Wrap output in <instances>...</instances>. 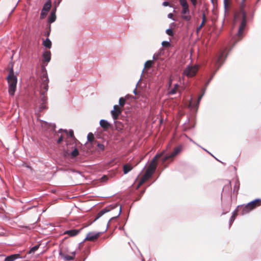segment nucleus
I'll return each mask as SVG.
<instances>
[{"instance_id":"1","label":"nucleus","mask_w":261,"mask_h":261,"mask_svg":"<svg viewBox=\"0 0 261 261\" xmlns=\"http://www.w3.org/2000/svg\"><path fill=\"white\" fill-rule=\"evenodd\" d=\"M245 1L246 0H242L239 10L236 11L234 14V22L237 23L238 21H240V25L237 34L239 37L242 35L246 25L247 15L245 11Z\"/></svg>"},{"instance_id":"2","label":"nucleus","mask_w":261,"mask_h":261,"mask_svg":"<svg viewBox=\"0 0 261 261\" xmlns=\"http://www.w3.org/2000/svg\"><path fill=\"white\" fill-rule=\"evenodd\" d=\"M64 133L67 136L66 139L67 149H64V155L74 158L79 154V151L73 142V132L70 130L69 133L68 134L66 130H64Z\"/></svg>"},{"instance_id":"3","label":"nucleus","mask_w":261,"mask_h":261,"mask_svg":"<svg viewBox=\"0 0 261 261\" xmlns=\"http://www.w3.org/2000/svg\"><path fill=\"white\" fill-rule=\"evenodd\" d=\"M48 82L49 80L46 72H43L41 76V84L40 86V94L41 100L42 101V104L40 107V109H45L46 106L44 104L46 102L47 98L46 96V94L48 89Z\"/></svg>"},{"instance_id":"4","label":"nucleus","mask_w":261,"mask_h":261,"mask_svg":"<svg viewBox=\"0 0 261 261\" xmlns=\"http://www.w3.org/2000/svg\"><path fill=\"white\" fill-rule=\"evenodd\" d=\"M7 80L9 85V93L11 96H13L16 91L17 79L14 74L13 67H11L10 69L9 74L7 77Z\"/></svg>"},{"instance_id":"5","label":"nucleus","mask_w":261,"mask_h":261,"mask_svg":"<svg viewBox=\"0 0 261 261\" xmlns=\"http://www.w3.org/2000/svg\"><path fill=\"white\" fill-rule=\"evenodd\" d=\"M260 205H261V199H257L248 203L246 205L238 206V208L241 211V214L244 215Z\"/></svg>"},{"instance_id":"6","label":"nucleus","mask_w":261,"mask_h":261,"mask_svg":"<svg viewBox=\"0 0 261 261\" xmlns=\"http://www.w3.org/2000/svg\"><path fill=\"white\" fill-rule=\"evenodd\" d=\"M179 4L182 8L181 11V17L186 21H190L191 16L190 15L189 6L187 0H179Z\"/></svg>"},{"instance_id":"7","label":"nucleus","mask_w":261,"mask_h":261,"mask_svg":"<svg viewBox=\"0 0 261 261\" xmlns=\"http://www.w3.org/2000/svg\"><path fill=\"white\" fill-rule=\"evenodd\" d=\"M161 156V154H156L150 161L145 172L147 174L152 176L156 168L158 160Z\"/></svg>"},{"instance_id":"8","label":"nucleus","mask_w":261,"mask_h":261,"mask_svg":"<svg viewBox=\"0 0 261 261\" xmlns=\"http://www.w3.org/2000/svg\"><path fill=\"white\" fill-rule=\"evenodd\" d=\"M198 70L197 66H189L184 69L183 74L189 77H191L196 75Z\"/></svg>"},{"instance_id":"9","label":"nucleus","mask_w":261,"mask_h":261,"mask_svg":"<svg viewBox=\"0 0 261 261\" xmlns=\"http://www.w3.org/2000/svg\"><path fill=\"white\" fill-rule=\"evenodd\" d=\"M114 208L113 207H107L101 210L97 215V216L93 220H89L88 221V223H83V229L88 227L90 225H91L94 221H96L97 219H98L99 218L101 217L103 214L105 213L110 212L112 208Z\"/></svg>"},{"instance_id":"10","label":"nucleus","mask_w":261,"mask_h":261,"mask_svg":"<svg viewBox=\"0 0 261 261\" xmlns=\"http://www.w3.org/2000/svg\"><path fill=\"white\" fill-rule=\"evenodd\" d=\"M101 232H90L88 233L86 235V238H85L84 242L88 241L94 242L97 240V239L101 235Z\"/></svg>"},{"instance_id":"11","label":"nucleus","mask_w":261,"mask_h":261,"mask_svg":"<svg viewBox=\"0 0 261 261\" xmlns=\"http://www.w3.org/2000/svg\"><path fill=\"white\" fill-rule=\"evenodd\" d=\"M51 7V2L50 0H48L47 2H46L41 10L40 13V18L44 19L47 15L48 12L49 11Z\"/></svg>"},{"instance_id":"12","label":"nucleus","mask_w":261,"mask_h":261,"mask_svg":"<svg viewBox=\"0 0 261 261\" xmlns=\"http://www.w3.org/2000/svg\"><path fill=\"white\" fill-rule=\"evenodd\" d=\"M181 150V146H178L175 147L170 154L166 155L163 158V162H166L170 159H172L174 156H175Z\"/></svg>"},{"instance_id":"13","label":"nucleus","mask_w":261,"mask_h":261,"mask_svg":"<svg viewBox=\"0 0 261 261\" xmlns=\"http://www.w3.org/2000/svg\"><path fill=\"white\" fill-rule=\"evenodd\" d=\"M122 109H121L118 105L114 106V110L111 111V114L114 120L118 119L119 115L122 113Z\"/></svg>"},{"instance_id":"14","label":"nucleus","mask_w":261,"mask_h":261,"mask_svg":"<svg viewBox=\"0 0 261 261\" xmlns=\"http://www.w3.org/2000/svg\"><path fill=\"white\" fill-rule=\"evenodd\" d=\"M151 176H150L149 174H147V173H146L145 172V174L141 177L137 188L138 189L142 185H143Z\"/></svg>"},{"instance_id":"15","label":"nucleus","mask_w":261,"mask_h":261,"mask_svg":"<svg viewBox=\"0 0 261 261\" xmlns=\"http://www.w3.org/2000/svg\"><path fill=\"white\" fill-rule=\"evenodd\" d=\"M99 124L104 130H107L111 126V124L109 122L104 119L101 120L99 122Z\"/></svg>"},{"instance_id":"16","label":"nucleus","mask_w":261,"mask_h":261,"mask_svg":"<svg viewBox=\"0 0 261 261\" xmlns=\"http://www.w3.org/2000/svg\"><path fill=\"white\" fill-rule=\"evenodd\" d=\"M56 8L52 10L48 18V22L50 23L54 22L56 19Z\"/></svg>"},{"instance_id":"17","label":"nucleus","mask_w":261,"mask_h":261,"mask_svg":"<svg viewBox=\"0 0 261 261\" xmlns=\"http://www.w3.org/2000/svg\"><path fill=\"white\" fill-rule=\"evenodd\" d=\"M80 229H71L66 230L64 232V234H68L70 237L77 235L80 232Z\"/></svg>"},{"instance_id":"18","label":"nucleus","mask_w":261,"mask_h":261,"mask_svg":"<svg viewBox=\"0 0 261 261\" xmlns=\"http://www.w3.org/2000/svg\"><path fill=\"white\" fill-rule=\"evenodd\" d=\"M20 257V255L18 254H15L7 256L5 258V261H14L16 258Z\"/></svg>"},{"instance_id":"19","label":"nucleus","mask_w":261,"mask_h":261,"mask_svg":"<svg viewBox=\"0 0 261 261\" xmlns=\"http://www.w3.org/2000/svg\"><path fill=\"white\" fill-rule=\"evenodd\" d=\"M206 21V16L204 13L202 14V21L200 23V25L197 28L196 31L198 33L201 28L205 25V23Z\"/></svg>"},{"instance_id":"20","label":"nucleus","mask_w":261,"mask_h":261,"mask_svg":"<svg viewBox=\"0 0 261 261\" xmlns=\"http://www.w3.org/2000/svg\"><path fill=\"white\" fill-rule=\"evenodd\" d=\"M133 167L128 164H126L123 166V171L124 174H127L128 172L132 170Z\"/></svg>"},{"instance_id":"21","label":"nucleus","mask_w":261,"mask_h":261,"mask_svg":"<svg viewBox=\"0 0 261 261\" xmlns=\"http://www.w3.org/2000/svg\"><path fill=\"white\" fill-rule=\"evenodd\" d=\"M51 54L49 51H46L43 54V57L44 61L48 62L50 60Z\"/></svg>"},{"instance_id":"22","label":"nucleus","mask_w":261,"mask_h":261,"mask_svg":"<svg viewBox=\"0 0 261 261\" xmlns=\"http://www.w3.org/2000/svg\"><path fill=\"white\" fill-rule=\"evenodd\" d=\"M43 45L45 47L50 48L51 46V42L48 38H46L45 40L43 41Z\"/></svg>"},{"instance_id":"23","label":"nucleus","mask_w":261,"mask_h":261,"mask_svg":"<svg viewBox=\"0 0 261 261\" xmlns=\"http://www.w3.org/2000/svg\"><path fill=\"white\" fill-rule=\"evenodd\" d=\"M74 255H75V253L73 252L72 253V255H64L63 256V258L65 260L70 261V260H72L73 259Z\"/></svg>"},{"instance_id":"24","label":"nucleus","mask_w":261,"mask_h":261,"mask_svg":"<svg viewBox=\"0 0 261 261\" xmlns=\"http://www.w3.org/2000/svg\"><path fill=\"white\" fill-rule=\"evenodd\" d=\"M178 88H179V85L178 84L174 85V87L170 91L169 93L170 94H175L177 92Z\"/></svg>"},{"instance_id":"25","label":"nucleus","mask_w":261,"mask_h":261,"mask_svg":"<svg viewBox=\"0 0 261 261\" xmlns=\"http://www.w3.org/2000/svg\"><path fill=\"white\" fill-rule=\"evenodd\" d=\"M153 63V62L152 61L148 60L145 62L144 67L146 69H149L151 67Z\"/></svg>"},{"instance_id":"26","label":"nucleus","mask_w":261,"mask_h":261,"mask_svg":"<svg viewBox=\"0 0 261 261\" xmlns=\"http://www.w3.org/2000/svg\"><path fill=\"white\" fill-rule=\"evenodd\" d=\"M88 140L90 143H92L94 140V135L92 133H89L87 136Z\"/></svg>"},{"instance_id":"27","label":"nucleus","mask_w":261,"mask_h":261,"mask_svg":"<svg viewBox=\"0 0 261 261\" xmlns=\"http://www.w3.org/2000/svg\"><path fill=\"white\" fill-rule=\"evenodd\" d=\"M126 99L123 97H121L119 100V104L121 107H123L125 103Z\"/></svg>"},{"instance_id":"28","label":"nucleus","mask_w":261,"mask_h":261,"mask_svg":"<svg viewBox=\"0 0 261 261\" xmlns=\"http://www.w3.org/2000/svg\"><path fill=\"white\" fill-rule=\"evenodd\" d=\"M94 143L97 144V149L98 151H102L104 150L105 146L103 144L98 143L97 142H95Z\"/></svg>"},{"instance_id":"29","label":"nucleus","mask_w":261,"mask_h":261,"mask_svg":"<svg viewBox=\"0 0 261 261\" xmlns=\"http://www.w3.org/2000/svg\"><path fill=\"white\" fill-rule=\"evenodd\" d=\"M39 245H36V246L33 247L30 250L29 253V254L34 253L35 251H36L38 250V249L39 248Z\"/></svg>"},{"instance_id":"30","label":"nucleus","mask_w":261,"mask_h":261,"mask_svg":"<svg viewBox=\"0 0 261 261\" xmlns=\"http://www.w3.org/2000/svg\"><path fill=\"white\" fill-rule=\"evenodd\" d=\"M162 45L163 46L165 47H167L170 46V43L168 41H163L162 43Z\"/></svg>"},{"instance_id":"31","label":"nucleus","mask_w":261,"mask_h":261,"mask_svg":"<svg viewBox=\"0 0 261 261\" xmlns=\"http://www.w3.org/2000/svg\"><path fill=\"white\" fill-rule=\"evenodd\" d=\"M166 32L168 35L171 36H173L174 35L173 32L171 29H167Z\"/></svg>"},{"instance_id":"32","label":"nucleus","mask_w":261,"mask_h":261,"mask_svg":"<svg viewBox=\"0 0 261 261\" xmlns=\"http://www.w3.org/2000/svg\"><path fill=\"white\" fill-rule=\"evenodd\" d=\"M118 211H118V214L117 216H116V217H112L110 220H113L114 219L116 218L117 217H118L120 215V214L121 213V206H119Z\"/></svg>"},{"instance_id":"33","label":"nucleus","mask_w":261,"mask_h":261,"mask_svg":"<svg viewBox=\"0 0 261 261\" xmlns=\"http://www.w3.org/2000/svg\"><path fill=\"white\" fill-rule=\"evenodd\" d=\"M224 7H225V9H226L229 7L228 0H224Z\"/></svg>"},{"instance_id":"34","label":"nucleus","mask_w":261,"mask_h":261,"mask_svg":"<svg viewBox=\"0 0 261 261\" xmlns=\"http://www.w3.org/2000/svg\"><path fill=\"white\" fill-rule=\"evenodd\" d=\"M238 211H240L241 212V211L239 210V208H238L237 207V210L233 212V214L232 215V217H236L238 215Z\"/></svg>"},{"instance_id":"35","label":"nucleus","mask_w":261,"mask_h":261,"mask_svg":"<svg viewBox=\"0 0 261 261\" xmlns=\"http://www.w3.org/2000/svg\"><path fill=\"white\" fill-rule=\"evenodd\" d=\"M64 139V136L63 135H61L59 138L57 140V143H60L61 142L63 141Z\"/></svg>"},{"instance_id":"36","label":"nucleus","mask_w":261,"mask_h":261,"mask_svg":"<svg viewBox=\"0 0 261 261\" xmlns=\"http://www.w3.org/2000/svg\"><path fill=\"white\" fill-rule=\"evenodd\" d=\"M108 177L106 175H104L100 178V180L101 181H106L108 180Z\"/></svg>"},{"instance_id":"37","label":"nucleus","mask_w":261,"mask_h":261,"mask_svg":"<svg viewBox=\"0 0 261 261\" xmlns=\"http://www.w3.org/2000/svg\"><path fill=\"white\" fill-rule=\"evenodd\" d=\"M192 4L195 6L197 4V0H190Z\"/></svg>"},{"instance_id":"38","label":"nucleus","mask_w":261,"mask_h":261,"mask_svg":"<svg viewBox=\"0 0 261 261\" xmlns=\"http://www.w3.org/2000/svg\"><path fill=\"white\" fill-rule=\"evenodd\" d=\"M222 58H223V55L222 54V55H221L219 57V58H218V62H220L221 61V60H222Z\"/></svg>"},{"instance_id":"39","label":"nucleus","mask_w":261,"mask_h":261,"mask_svg":"<svg viewBox=\"0 0 261 261\" xmlns=\"http://www.w3.org/2000/svg\"><path fill=\"white\" fill-rule=\"evenodd\" d=\"M169 3L168 2H164L163 3V5L165 6H168L169 5Z\"/></svg>"},{"instance_id":"40","label":"nucleus","mask_w":261,"mask_h":261,"mask_svg":"<svg viewBox=\"0 0 261 261\" xmlns=\"http://www.w3.org/2000/svg\"><path fill=\"white\" fill-rule=\"evenodd\" d=\"M173 17V14L172 13H170L168 14V17L169 18H172Z\"/></svg>"},{"instance_id":"41","label":"nucleus","mask_w":261,"mask_h":261,"mask_svg":"<svg viewBox=\"0 0 261 261\" xmlns=\"http://www.w3.org/2000/svg\"><path fill=\"white\" fill-rule=\"evenodd\" d=\"M235 218L236 217H232V216H231V219H230V221H231V223L234 221V220L235 219Z\"/></svg>"},{"instance_id":"42","label":"nucleus","mask_w":261,"mask_h":261,"mask_svg":"<svg viewBox=\"0 0 261 261\" xmlns=\"http://www.w3.org/2000/svg\"><path fill=\"white\" fill-rule=\"evenodd\" d=\"M203 94H202L201 95H200L199 98H198V100H200Z\"/></svg>"},{"instance_id":"43","label":"nucleus","mask_w":261,"mask_h":261,"mask_svg":"<svg viewBox=\"0 0 261 261\" xmlns=\"http://www.w3.org/2000/svg\"><path fill=\"white\" fill-rule=\"evenodd\" d=\"M89 252H90V251L89 249H88L86 253L88 254V253H89Z\"/></svg>"},{"instance_id":"44","label":"nucleus","mask_w":261,"mask_h":261,"mask_svg":"<svg viewBox=\"0 0 261 261\" xmlns=\"http://www.w3.org/2000/svg\"><path fill=\"white\" fill-rule=\"evenodd\" d=\"M61 1H62V0H59V1L58 4V5L60 3V2H61Z\"/></svg>"},{"instance_id":"45","label":"nucleus","mask_w":261,"mask_h":261,"mask_svg":"<svg viewBox=\"0 0 261 261\" xmlns=\"http://www.w3.org/2000/svg\"><path fill=\"white\" fill-rule=\"evenodd\" d=\"M153 59H154V60H156V58L155 57V56H153Z\"/></svg>"},{"instance_id":"46","label":"nucleus","mask_w":261,"mask_h":261,"mask_svg":"<svg viewBox=\"0 0 261 261\" xmlns=\"http://www.w3.org/2000/svg\"><path fill=\"white\" fill-rule=\"evenodd\" d=\"M171 84V81H170L169 85H170Z\"/></svg>"},{"instance_id":"47","label":"nucleus","mask_w":261,"mask_h":261,"mask_svg":"<svg viewBox=\"0 0 261 261\" xmlns=\"http://www.w3.org/2000/svg\"><path fill=\"white\" fill-rule=\"evenodd\" d=\"M134 92L135 94H136V90H135L134 91Z\"/></svg>"},{"instance_id":"48","label":"nucleus","mask_w":261,"mask_h":261,"mask_svg":"<svg viewBox=\"0 0 261 261\" xmlns=\"http://www.w3.org/2000/svg\"><path fill=\"white\" fill-rule=\"evenodd\" d=\"M118 207V205H116L115 207Z\"/></svg>"},{"instance_id":"49","label":"nucleus","mask_w":261,"mask_h":261,"mask_svg":"<svg viewBox=\"0 0 261 261\" xmlns=\"http://www.w3.org/2000/svg\"><path fill=\"white\" fill-rule=\"evenodd\" d=\"M84 259H85V258H84V259L83 258V260H82V261H84Z\"/></svg>"}]
</instances>
